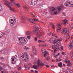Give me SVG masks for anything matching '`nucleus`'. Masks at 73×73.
I'll return each instance as SVG.
<instances>
[{"instance_id": "25", "label": "nucleus", "mask_w": 73, "mask_h": 73, "mask_svg": "<svg viewBox=\"0 0 73 73\" xmlns=\"http://www.w3.org/2000/svg\"><path fill=\"white\" fill-rule=\"evenodd\" d=\"M34 34H35V35H38V31H35L34 32Z\"/></svg>"}, {"instance_id": "64", "label": "nucleus", "mask_w": 73, "mask_h": 73, "mask_svg": "<svg viewBox=\"0 0 73 73\" xmlns=\"http://www.w3.org/2000/svg\"><path fill=\"white\" fill-rule=\"evenodd\" d=\"M68 72H70L69 73H72V72H71L70 70L68 71Z\"/></svg>"}, {"instance_id": "54", "label": "nucleus", "mask_w": 73, "mask_h": 73, "mask_svg": "<svg viewBox=\"0 0 73 73\" xmlns=\"http://www.w3.org/2000/svg\"><path fill=\"white\" fill-rule=\"evenodd\" d=\"M43 46V47H46V45L45 44H44V45H43V46Z\"/></svg>"}, {"instance_id": "9", "label": "nucleus", "mask_w": 73, "mask_h": 73, "mask_svg": "<svg viewBox=\"0 0 73 73\" xmlns=\"http://www.w3.org/2000/svg\"><path fill=\"white\" fill-rule=\"evenodd\" d=\"M11 1V4L12 6L14 7L15 5V0H10Z\"/></svg>"}, {"instance_id": "61", "label": "nucleus", "mask_w": 73, "mask_h": 73, "mask_svg": "<svg viewBox=\"0 0 73 73\" xmlns=\"http://www.w3.org/2000/svg\"><path fill=\"white\" fill-rule=\"evenodd\" d=\"M16 21H13V23L14 24H15V23H16Z\"/></svg>"}, {"instance_id": "58", "label": "nucleus", "mask_w": 73, "mask_h": 73, "mask_svg": "<svg viewBox=\"0 0 73 73\" xmlns=\"http://www.w3.org/2000/svg\"><path fill=\"white\" fill-rule=\"evenodd\" d=\"M46 67H47V68H49V66L48 65H46Z\"/></svg>"}, {"instance_id": "41", "label": "nucleus", "mask_w": 73, "mask_h": 73, "mask_svg": "<svg viewBox=\"0 0 73 73\" xmlns=\"http://www.w3.org/2000/svg\"><path fill=\"white\" fill-rule=\"evenodd\" d=\"M35 41H37V38L36 37H35Z\"/></svg>"}, {"instance_id": "17", "label": "nucleus", "mask_w": 73, "mask_h": 73, "mask_svg": "<svg viewBox=\"0 0 73 73\" xmlns=\"http://www.w3.org/2000/svg\"><path fill=\"white\" fill-rule=\"evenodd\" d=\"M37 64H44L42 63V61L40 59L37 60Z\"/></svg>"}, {"instance_id": "28", "label": "nucleus", "mask_w": 73, "mask_h": 73, "mask_svg": "<svg viewBox=\"0 0 73 73\" xmlns=\"http://www.w3.org/2000/svg\"><path fill=\"white\" fill-rule=\"evenodd\" d=\"M17 7H18V8H19V7H20V5L19 4L17 3L16 4Z\"/></svg>"}, {"instance_id": "45", "label": "nucleus", "mask_w": 73, "mask_h": 73, "mask_svg": "<svg viewBox=\"0 0 73 73\" xmlns=\"http://www.w3.org/2000/svg\"><path fill=\"white\" fill-rule=\"evenodd\" d=\"M34 21H38V20L36 19H34L33 20Z\"/></svg>"}, {"instance_id": "63", "label": "nucleus", "mask_w": 73, "mask_h": 73, "mask_svg": "<svg viewBox=\"0 0 73 73\" xmlns=\"http://www.w3.org/2000/svg\"><path fill=\"white\" fill-rule=\"evenodd\" d=\"M52 25V28H54L55 27L54 26V25Z\"/></svg>"}, {"instance_id": "53", "label": "nucleus", "mask_w": 73, "mask_h": 73, "mask_svg": "<svg viewBox=\"0 0 73 73\" xmlns=\"http://www.w3.org/2000/svg\"><path fill=\"white\" fill-rule=\"evenodd\" d=\"M22 19H23V20H24L25 19V17H22Z\"/></svg>"}, {"instance_id": "48", "label": "nucleus", "mask_w": 73, "mask_h": 73, "mask_svg": "<svg viewBox=\"0 0 73 73\" xmlns=\"http://www.w3.org/2000/svg\"><path fill=\"white\" fill-rule=\"evenodd\" d=\"M47 56V55H46V54H44V57H46Z\"/></svg>"}, {"instance_id": "29", "label": "nucleus", "mask_w": 73, "mask_h": 73, "mask_svg": "<svg viewBox=\"0 0 73 73\" xmlns=\"http://www.w3.org/2000/svg\"><path fill=\"white\" fill-rule=\"evenodd\" d=\"M30 33H31L30 31H28L26 33V35H30Z\"/></svg>"}, {"instance_id": "34", "label": "nucleus", "mask_w": 73, "mask_h": 73, "mask_svg": "<svg viewBox=\"0 0 73 73\" xmlns=\"http://www.w3.org/2000/svg\"><path fill=\"white\" fill-rule=\"evenodd\" d=\"M25 9H27V11H29V9L28 8V7H25Z\"/></svg>"}, {"instance_id": "33", "label": "nucleus", "mask_w": 73, "mask_h": 73, "mask_svg": "<svg viewBox=\"0 0 73 73\" xmlns=\"http://www.w3.org/2000/svg\"><path fill=\"white\" fill-rule=\"evenodd\" d=\"M41 33L42 34V36H44V35H45V33H44V32H42Z\"/></svg>"}, {"instance_id": "52", "label": "nucleus", "mask_w": 73, "mask_h": 73, "mask_svg": "<svg viewBox=\"0 0 73 73\" xmlns=\"http://www.w3.org/2000/svg\"><path fill=\"white\" fill-rule=\"evenodd\" d=\"M65 54V53L64 52H62V54H63V55H64Z\"/></svg>"}, {"instance_id": "32", "label": "nucleus", "mask_w": 73, "mask_h": 73, "mask_svg": "<svg viewBox=\"0 0 73 73\" xmlns=\"http://www.w3.org/2000/svg\"><path fill=\"white\" fill-rule=\"evenodd\" d=\"M38 42H44V41L41 40H38Z\"/></svg>"}, {"instance_id": "14", "label": "nucleus", "mask_w": 73, "mask_h": 73, "mask_svg": "<svg viewBox=\"0 0 73 73\" xmlns=\"http://www.w3.org/2000/svg\"><path fill=\"white\" fill-rule=\"evenodd\" d=\"M68 48L69 49H72V48H73V44L72 43H70L69 44H68Z\"/></svg>"}, {"instance_id": "12", "label": "nucleus", "mask_w": 73, "mask_h": 73, "mask_svg": "<svg viewBox=\"0 0 73 73\" xmlns=\"http://www.w3.org/2000/svg\"><path fill=\"white\" fill-rule=\"evenodd\" d=\"M62 22L64 25H65L66 23H68V21L66 20V19H64V20H62Z\"/></svg>"}, {"instance_id": "11", "label": "nucleus", "mask_w": 73, "mask_h": 73, "mask_svg": "<svg viewBox=\"0 0 73 73\" xmlns=\"http://www.w3.org/2000/svg\"><path fill=\"white\" fill-rule=\"evenodd\" d=\"M33 51L34 54H36L37 52L36 49V48H35V47L34 46H33Z\"/></svg>"}, {"instance_id": "60", "label": "nucleus", "mask_w": 73, "mask_h": 73, "mask_svg": "<svg viewBox=\"0 0 73 73\" xmlns=\"http://www.w3.org/2000/svg\"><path fill=\"white\" fill-rule=\"evenodd\" d=\"M48 35H49V36H50L51 35V33H49Z\"/></svg>"}, {"instance_id": "7", "label": "nucleus", "mask_w": 73, "mask_h": 73, "mask_svg": "<svg viewBox=\"0 0 73 73\" xmlns=\"http://www.w3.org/2000/svg\"><path fill=\"white\" fill-rule=\"evenodd\" d=\"M38 0H32L31 1V4L33 5H35L37 4V2Z\"/></svg>"}, {"instance_id": "50", "label": "nucleus", "mask_w": 73, "mask_h": 73, "mask_svg": "<svg viewBox=\"0 0 73 73\" xmlns=\"http://www.w3.org/2000/svg\"><path fill=\"white\" fill-rule=\"evenodd\" d=\"M25 49H26L27 50V49H28V47L25 46Z\"/></svg>"}, {"instance_id": "35", "label": "nucleus", "mask_w": 73, "mask_h": 73, "mask_svg": "<svg viewBox=\"0 0 73 73\" xmlns=\"http://www.w3.org/2000/svg\"><path fill=\"white\" fill-rule=\"evenodd\" d=\"M38 66L39 67V66L41 67L42 66H43L44 65V64H38Z\"/></svg>"}, {"instance_id": "42", "label": "nucleus", "mask_w": 73, "mask_h": 73, "mask_svg": "<svg viewBox=\"0 0 73 73\" xmlns=\"http://www.w3.org/2000/svg\"><path fill=\"white\" fill-rule=\"evenodd\" d=\"M67 66H71L72 64H67Z\"/></svg>"}, {"instance_id": "26", "label": "nucleus", "mask_w": 73, "mask_h": 73, "mask_svg": "<svg viewBox=\"0 0 73 73\" xmlns=\"http://www.w3.org/2000/svg\"><path fill=\"white\" fill-rule=\"evenodd\" d=\"M9 8V9H10L11 11H13V12H14V9H13L12 8V7H11V6H10V7H8Z\"/></svg>"}, {"instance_id": "18", "label": "nucleus", "mask_w": 73, "mask_h": 73, "mask_svg": "<svg viewBox=\"0 0 73 73\" xmlns=\"http://www.w3.org/2000/svg\"><path fill=\"white\" fill-rule=\"evenodd\" d=\"M53 38H50L49 39V40H48V42L50 44L53 43Z\"/></svg>"}, {"instance_id": "21", "label": "nucleus", "mask_w": 73, "mask_h": 73, "mask_svg": "<svg viewBox=\"0 0 73 73\" xmlns=\"http://www.w3.org/2000/svg\"><path fill=\"white\" fill-rule=\"evenodd\" d=\"M58 32H61V26H60L58 27L57 29Z\"/></svg>"}, {"instance_id": "1", "label": "nucleus", "mask_w": 73, "mask_h": 73, "mask_svg": "<svg viewBox=\"0 0 73 73\" xmlns=\"http://www.w3.org/2000/svg\"><path fill=\"white\" fill-rule=\"evenodd\" d=\"M23 54L22 56H21L22 60L25 61H29V58L28 57V54L26 53H23Z\"/></svg>"}, {"instance_id": "2", "label": "nucleus", "mask_w": 73, "mask_h": 73, "mask_svg": "<svg viewBox=\"0 0 73 73\" xmlns=\"http://www.w3.org/2000/svg\"><path fill=\"white\" fill-rule=\"evenodd\" d=\"M27 39L25 38H22L21 41H19V42L21 44H27Z\"/></svg>"}, {"instance_id": "22", "label": "nucleus", "mask_w": 73, "mask_h": 73, "mask_svg": "<svg viewBox=\"0 0 73 73\" xmlns=\"http://www.w3.org/2000/svg\"><path fill=\"white\" fill-rule=\"evenodd\" d=\"M53 42H54V44H55L57 42V41L56 40V39L54 38L53 39Z\"/></svg>"}, {"instance_id": "13", "label": "nucleus", "mask_w": 73, "mask_h": 73, "mask_svg": "<svg viewBox=\"0 0 73 73\" xmlns=\"http://www.w3.org/2000/svg\"><path fill=\"white\" fill-rule=\"evenodd\" d=\"M33 19H28V20L30 22H31V23H33V24H36V21H33L34 20H33Z\"/></svg>"}, {"instance_id": "10", "label": "nucleus", "mask_w": 73, "mask_h": 73, "mask_svg": "<svg viewBox=\"0 0 73 73\" xmlns=\"http://www.w3.org/2000/svg\"><path fill=\"white\" fill-rule=\"evenodd\" d=\"M33 68L35 69H38V64L37 65H33Z\"/></svg>"}, {"instance_id": "3", "label": "nucleus", "mask_w": 73, "mask_h": 73, "mask_svg": "<svg viewBox=\"0 0 73 73\" xmlns=\"http://www.w3.org/2000/svg\"><path fill=\"white\" fill-rule=\"evenodd\" d=\"M51 11H52V12H54V13L53 14L54 15H57V13H60V12H58V9L57 10H56V9L54 8V7H52V9H51Z\"/></svg>"}, {"instance_id": "57", "label": "nucleus", "mask_w": 73, "mask_h": 73, "mask_svg": "<svg viewBox=\"0 0 73 73\" xmlns=\"http://www.w3.org/2000/svg\"><path fill=\"white\" fill-rule=\"evenodd\" d=\"M17 73V71H15L13 73Z\"/></svg>"}, {"instance_id": "39", "label": "nucleus", "mask_w": 73, "mask_h": 73, "mask_svg": "<svg viewBox=\"0 0 73 73\" xmlns=\"http://www.w3.org/2000/svg\"><path fill=\"white\" fill-rule=\"evenodd\" d=\"M50 59V57H48L47 58V61H49Z\"/></svg>"}, {"instance_id": "4", "label": "nucleus", "mask_w": 73, "mask_h": 73, "mask_svg": "<svg viewBox=\"0 0 73 73\" xmlns=\"http://www.w3.org/2000/svg\"><path fill=\"white\" fill-rule=\"evenodd\" d=\"M61 33H64L65 35H67V34L69 33V31L68 30L67 31V30L66 29H62L61 31Z\"/></svg>"}, {"instance_id": "43", "label": "nucleus", "mask_w": 73, "mask_h": 73, "mask_svg": "<svg viewBox=\"0 0 73 73\" xmlns=\"http://www.w3.org/2000/svg\"><path fill=\"white\" fill-rule=\"evenodd\" d=\"M51 68H52V69H53L54 68H55L54 66V65L51 66Z\"/></svg>"}, {"instance_id": "47", "label": "nucleus", "mask_w": 73, "mask_h": 73, "mask_svg": "<svg viewBox=\"0 0 73 73\" xmlns=\"http://www.w3.org/2000/svg\"><path fill=\"white\" fill-rule=\"evenodd\" d=\"M61 50H63V46H61L60 49Z\"/></svg>"}, {"instance_id": "37", "label": "nucleus", "mask_w": 73, "mask_h": 73, "mask_svg": "<svg viewBox=\"0 0 73 73\" xmlns=\"http://www.w3.org/2000/svg\"><path fill=\"white\" fill-rule=\"evenodd\" d=\"M14 58L15 59V61H16V58H17V56L15 55V56H14Z\"/></svg>"}, {"instance_id": "44", "label": "nucleus", "mask_w": 73, "mask_h": 73, "mask_svg": "<svg viewBox=\"0 0 73 73\" xmlns=\"http://www.w3.org/2000/svg\"><path fill=\"white\" fill-rule=\"evenodd\" d=\"M27 38H28V39H29V40H30V39H31V36H28Z\"/></svg>"}, {"instance_id": "30", "label": "nucleus", "mask_w": 73, "mask_h": 73, "mask_svg": "<svg viewBox=\"0 0 73 73\" xmlns=\"http://www.w3.org/2000/svg\"><path fill=\"white\" fill-rule=\"evenodd\" d=\"M3 35H4V34L3 33L0 34V38H1V37H3Z\"/></svg>"}, {"instance_id": "8", "label": "nucleus", "mask_w": 73, "mask_h": 73, "mask_svg": "<svg viewBox=\"0 0 73 73\" xmlns=\"http://www.w3.org/2000/svg\"><path fill=\"white\" fill-rule=\"evenodd\" d=\"M58 45H55L54 46V47L55 49H60V47L61 46V43H59L58 44Z\"/></svg>"}, {"instance_id": "6", "label": "nucleus", "mask_w": 73, "mask_h": 73, "mask_svg": "<svg viewBox=\"0 0 73 73\" xmlns=\"http://www.w3.org/2000/svg\"><path fill=\"white\" fill-rule=\"evenodd\" d=\"M71 2L72 1H70V2H68V1L66 2L65 3H64V5L66 6H68V4H71L72 6V7H73V3H71Z\"/></svg>"}, {"instance_id": "5", "label": "nucleus", "mask_w": 73, "mask_h": 73, "mask_svg": "<svg viewBox=\"0 0 73 73\" xmlns=\"http://www.w3.org/2000/svg\"><path fill=\"white\" fill-rule=\"evenodd\" d=\"M4 4L5 5L7 6L8 8L10 6H11V3H10V2L7 1H5Z\"/></svg>"}, {"instance_id": "56", "label": "nucleus", "mask_w": 73, "mask_h": 73, "mask_svg": "<svg viewBox=\"0 0 73 73\" xmlns=\"http://www.w3.org/2000/svg\"><path fill=\"white\" fill-rule=\"evenodd\" d=\"M2 65H3V64H0V68H1V67H3V66H2Z\"/></svg>"}, {"instance_id": "31", "label": "nucleus", "mask_w": 73, "mask_h": 73, "mask_svg": "<svg viewBox=\"0 0 73 73\" xmlns=\"http://www.w3.org/2000/svg\"><path fill=\"white\" fill-rule=\"evenodd\" d=\"M17 69H18V70L19 71L21 69V66H20Z\"/></svg>"}, {"instance_id": "46", "label": "nucleus", "mask_w": 73, "mask_h": 73, "mask_svg": "<svg viewBox=\"0 0 73 73\" xmlns=\"http://www.w3.org/2000/svg\"><path fill=\"white\" fill-rule=\"evenodd\" d=\"M24 67L25 68H28V66H27V65H25Z\"/></svg>"}, {"instance_id": "55", "label": "nucleus", "mask_w": 73, "mask_h": 73, "mask_svg": "<svg viewBox=\"0 0 73 73\" xmlns=\"http://www.w3.org/2000/svg\"><path fill=\"white\" fill-rule=\"evenodd\" d=\"M11 24L12 25H11L12 26H13V25H14V24H13V23H11Z\"/></svg>"}, {"instance_id": "19", "label": "nucleus", "mask_w": 73, "mask_h": 73, "mask_svg": "<svg viewBox=\"0 0 73 73\" xmlns=\"http://www.w3.org/2000/svg\"><path fill=\"white\" fill-rule=\"evenodd\" d=\"M64 9V7L61 6L60 7H59L58 9V12H60V11Z\"/></svg>"}, {"instance_id": "20", "label": "nucleus", "mask_w": 73, "mask_h": 73, "mask_svg": "<svg viewBox=\"0 0 73 73\" xmlns=\"http://www.w3.org/2000/svg\"><path fill=\"white\" fill-rule=\"evenodd\" d=\"M52 36H53L54 37H55L56 38H58V36L56 35V34L52 33Z\"/></svg>"}, {"instance_id": "40", "label": "nucleus", "mask_w": 73, "mask_h": 73, "mask_svg": "<svg viewBox=\"0 0 73 73\" xmlns=\"http://www.w3.org/2000/svg\"><path fill=\"white\" fill-rule=\"evenodd\" d=\"M62 64H58V66L59 67H62Z\"/></svg>"}, {"instance_id": "16", "label": "nucleus", "mask_w": 73, "mask_h": 73, "mask_svg": "<svg viewBox=\"0 0 73 73\" xmlns=\"http://www.w3.org/2000/svg\"><path fill=\"white\" fill-rule=\"evenodd\" d=\"M11 62L12 63V64H16V60L15 61V59L14 58H11Z\"/></svg>"}, {"instance_id": "24", "label": "nucleus", "mask_w": 73, "mask_h": 73, "mask_svg": "<svg viewBox=\"0 0 73 73\" xmlns=\"http://www.w3.org/2000/svg\"><path fill=\"white\" fill-rule=\"evenodd\" d=\"M34 28H35L34 29H35V31H38V30H39V29L37 27H33Z\"/></svg>"}, {"instance_id": "23", "label": "nucleus", "mask_w": 73, "mask_h": 73, "mask_svg": "<svg viewBox=\"0 0 73 73\" xmlns=\"http://www.w3.org/2000/svg\"><path fill=\"white\" fill-rule=\"evenodd\" d=\"M65 62L66 63H67L68 62V63L69 64H72V62H70V60H68V61L67 60H65Z\"/></svg>"}, {"instance_id": "51", "label": "nucleus", "mask_w": 73, "mask_h": 73, "mask_svg": "<svg viewBox=\"0 0 73 73\" xmlns=\"http://www.w3.org/2000/svg\"><path fill=\"white\" fill-rule=\"evenodd\" d=\"M40 5H40V4H38L37 5V6L38 7H40Z\"/></svg>"}, {"instance_id": "15", "label": "nucleus", "mask_w": 73, "mask_h": 73, "mask_svg": "<svg viewBox=\"0 0 73 73\" xmlns=\"http://www.w3.org/2000/svg\"><path fill=\"white\" fill-rule=\"evenodd\" d=\"M62 40V39L61 38H59L57 40V42H58V44H61V41Z\"/></svg>"}, {"instance_id": "59", "label": "nucleus", "mask_w": 73, "mask_h": 73, "mask_svg": "<svg viewBox=\"0 0 73 73\" xmlns=\"http://www.w3.org/2000/svg\"><path fill=\"white\" fill-rule=\"evenodd\" d=\"M62 14L64 16H66L65 14L64 13H62Z\"/></svg>"}, {"instance_id": "36", "label": "nucleus", "mask_w": 73, "mask_h": 73, "mask_svg": "<svg viewBox=\"0 0 73 73\" xmlns=\"http://www.w3.org/2000/svg\"><path fill=\"white\" fill-rule=\"evenodd\" d=\"M12 19H14V21H16V18H15V17H10V18H12Z\"/></svg>"}, {"instance_id": "27", "label": "nucleus", "mask_w": 73, "mask_h": 73, "mask_svg": "<svg viewBox=\"0 0 73 73\" xmlns=\"http://www.w3.org/2000/svg\"><path fill=\"white\" fill-rule=\"evenodd\" d=\"M66 35H67V39H69V38H70V36H69V33L68 34H66Z\"/></svg>"}, {"instance_id": "62", "label": "nucleus", "mask_w": 73, "mask_h": 73, "mask_svg": "<svg viewBox=\"0 0 73 73\" xmlns=\"http://www.w3.org/2000/svg\"><path fill=\"white\" fill-rule=\"evenodd\" d=\"M35 72L36 73H38V71L37 70H35Z\"/></svg>"}, {"instance_id": "49", "label": "nucleus", "mask_w": 73, "mask_h": 73, "mask_svg": "<svg viewBox=\"0 0 73 73\" xmlns=\"http://www.w3.org/2000/svg\"><path fill=\"white\" fill-rule=\"evenodd\" d=\"M3 70V68L2 67H0V71H1V70Z\"/></svg>"}, {"instance_id": "38", "label": "nucleus", "mask_w": 73, "mask_h": 73, "mask_svg": "<svg viewBox=\"0 0 73 73\" xmlns=\"http://www.w3.org/2000/svg\"><path fill=\"white\" fill-rule=\"evenodd\" d=\"M36 36H37V37H38L39 38H40L41 37V35H40L39 34Z\"/></svg>"}]
</instances>
